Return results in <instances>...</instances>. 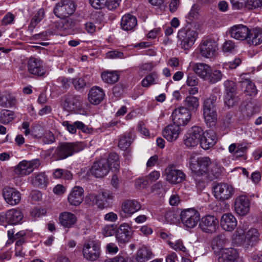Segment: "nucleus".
Segmentation results:
<instances>
[{
	"label": "nucleus",
	"instance_id": "obj_61",
	"mask_svg": "<svg viewBox=\"0 0 262 262\" xmlns=\"http://www.w3.org/2000/svg\"><path fill=\"white\" fill-rule=\"evenodd\" d=\"M235 46L234 42L231 40L226 41L222 47L223 51L226 52H230L233 51Z\"/></svg>",
	"mask_w": 262,
	"mask_h": 262
},
{
	"label": "nucleus",
	"instance_id": "obj_28",
	"mask_svg": "<svg viewBox=\"0 0 262 262\" xmlns=\"http://www.w3.org/2000/svg\"><path fill=\"white\" fill-rule=\"evenodd\" d=\"M238 257V253L234 248H224L221 250L218 258L219 262H234Z\"/></svg>",
	"mask_w": 262,
	"mask_h": 262
},
{
	"label": "nucleus",
	"instance_id": "obj_1",
	"mask_svg": "<svg viewBox=\"0 0 262 262\" xmlns=\"http://www.w3.org/2000/svg\"><path fill=\"white\" fill-rule=\"evenodd\" d=\"M189 163L191 170L194 173L193 177L196 187L200 190L204 189L206 186L207 173L208 166L211 164L210 159L203 157L195 159L191 156Z\"/></svg>",
	"mask_w": 262,
	"mask_h": 262
},
{
	"label": "nucleus",
	"instance_id": "obj_40",
	"mask_svg": "<svg viewBox=\"0 0 262 262\" xmlns=\"http://www.w3.org/2000/svg\"><path fill=\"white\" fill-rule=\"evenodd\" d=\"M108 166L110 167V169L117 171L120 167V162L119 161L118 155L115 152L109 154L108 158L106 160Z\"/></svg>",
	"mask_w": 262,
	"mask_h": 262
},
{
	"label": "nucleus",
	"instance_id": "obj_6",
	"mask_svg": "<svg viewBox=\"0 0 262 262\" xmlns=\"http://www.w3.org/2000/svg\"><path fill=\"white\" fill-rule=\"evenodd\" d=\"M182 223L187 227L192 228L196 226L200 220V214L194 208L183 210L181 213Z\"/></svg>",
	"mask_w": 262,
	"mask_h": 262
},
{
	"label": "nucleus",
	"instance_id": "obj_60",
	"mask_svg": "<svg viewBox=\"0 0 262 262\" xmlns=\"http://www.w3.org/2000/svg\"><path fill=\"white\" fill-rule=\"evenodd\" d=\"M121 0H106V7L109 10L116 9L120 5Z\"/></svg>",
	"mask_w": 262,
	"mask_h": 262
},
{
	"label": "nucleus",
	"instance_id": "obj_29",
	"mask_svg": "<svg viewBox=\"0 0 262 262\" xmlns=\"http://www.w3.org/2000/svg\"><path fill=\"white\" fill-rule=\"evenodd\" d=\"M247 42L250 45L254 46L262 43V28L255 27L250 30Z\"/></svg>",
	"mask_w": 262,
	"mask_h": 262
},
{
	"label": "nucleus",
	"instance_id": "obj_64",
	"mask_svg": "<svg viewBox=\"0 0 262 262\" xmlns=\"http://www.w3.org/2000/svg\"><path fill=\"white\" fill-rule=\"evenodd\" d=\"M186 83L190 86H194L198 83V79L196 76L189 74L187 76Z\"/></svg>",
	"mask_w": 262,
	"mask_h": 262
},
{
	"label": "nucleus",
	"instance_id": "obj_12",
	"mask_svg": "<svg viewBox=\"0 0 262 262\" xmlns=\"http://www.w3.org/2000/svg\"><path fill=\"white\" fill-rule=\"evenodd\" d=\"M24 215L18 209H11L5 213H0V221L11 225H17L21 223Z\"/></svg>",
	"mask_w": 262,
	"mask_h": 262
},
{
	"label": "nucleus",
	"instance_id": "obj_24",
	"mask_svg": "<svg viewBox=\"0 0 262 262\" xmlns=\"http://www.w3.org/2000/svg\"><path fill=\"white\" fill-rule=\"evenodd\" d=\"M250 29L243 25H236L230 29V34L232 38L243 40L248 37Z\"/></svg>",
	"mask_w": 262,
	"mask_h": 262
},
{
	"label": "nucleus",
	"instance_id": "obj_30",
	"mask_svg": "<svg viewBox=\"0 0 262 262\" xmlns=\"http://www.w3.org/2000/svg\"><path fill=\"white\" fill-rule=\"evenodd\" d=\"M137 25L136 17L130 14H126L122 17L121 27L125 31H132Z\"/></svg>",
	"mask_w": 262,
	"mask_h": 262
},
{
	"label": "nucleus",
	"instance_id": "obj_17",
	"mask_svg": "<svg viewBox=\"0 0 262 262\" xmlns=\"http://www.w3.org/2000/svg\"><path fill=\"white\" fill-rule=\"evenodd\" d=\"M217 48V43L214 40H203L200 45V54L204 57L211 58L215 56Z\"/></svg>",
	"mask_w": 262,
	"mask_h": 262
},
{
	"label": "nucleus",
	"instance_id": "obj_25",
	"mask_svg": "<svg viewBox=\"0 0 262 262\" xmlns=\"http://www.w3.org/2000/svg\"><path fill=\"white\" fill-rule=\"evenodd\" d=\"M141 208V204L135 200H127L121 205V210L125 214L131 216Z\"/></svg>",
	"mask_w": 262,
	"mask_h": 262
},
{
	"label": "nucleus",
	"instance_id": "obj_54",
	"mask_svg": "<svg viewBox=\"0 0 262 262\" xmlns=\"http://www.w3.org/2000/svg\"><path fill=\"white\" fill-rule=\"evenodd\" d=\"M89 2L95 9H102L106 7V0H89Z\"/></svg>",
	"mask_w": 262,
	"mask_h": 262
},
{
	"label": "nucleus",
	"instance_id": "obj_41",
	"mask_svg": "<svg viewBox=\"0 0 262 262\" xmlns=\"http://www.w3.org/2000/svg\"><path fill=\"white\" fill-rule=\"evenodd\" d=\"M158 77V74L156 72L149 73L142 80L141 84L142 86L148 88L151 85L157 84Z\"/></svg>",
	"mask_w": 262,
	"mask_h": 262
},
{
	"label": "nucleus",
	"instance_id": "obj_13",
	"mask_svg": "<svg viewBox=\"0 0 262 262\" xmlns=\"http://www.w3.org/2000/svg\"><path fill=\"white\" fill-rule=\"evenodd\" d=\"M166 180L171 184H179L185 179V174L181 170L177 169L171 165H169L165 169Z\"/></svg>",
	"mask_w": 262,
	"mask_h": 262
},
{
	"label": "nucleus",
	"instance_id": "obj_51",
	"mask_svg": "<svg viewBox=\"0 0 262 262\" xmlns=\"http://www.w3.org/2000/svg\"><path fill=\"white\" fill-rule=\"evenodd\" d=\"M72 82L76 90L84 88L87 85V82L83 78H76L72 79Z\"/></svg>",
	"mask_w": 262,
	"mask_h": 262
},
{
	"label": "nucleus",
	"instance_id": "obj_7",
	"mask_svg": "<svg viewBox=\"0 0 262 262\" xmlns=\"http://www.w3.org/2000/svg\"><path fill=\"white\" fill-rule=\"evenodd\" d=\"M213 189L215 198L222 201L230 199L234 193V188L227 183H217Z\"/></svg>",
	"mask_w": 262,
	"mask_h": 262
},
{
	"label": "nucleus",
	"instance_id": "obj_56",
	"mask_svg": "<svg viewBox=\"0 0 262 262\" xmlns=\"http://www.w3.org/2000/svg\"><path fill=\"white\" fill-rule=\"evenodd\" d=\"M60 26V29L62 30H68L71 29L74 26V22L70 18L64 19L60 20L59 23Z\"/></svg>",
	"mask_w": 262,
	"mask_h": 262
},
{
	"label": "nucleus",
	"instance_id": "obj_62",
	"mask_svg": "<svg viewBox=\"0 0 262 262\" xmlns=\"http://www.w3.org/2000/svg\"><path fill=\"white\" fill-rule=\"evenodd\" d=\"M106 57L107 58L116 59V58H124L123 53L117 51H110L106 53Z\"/></svg>",
	"mask_w": 262,
	"mask_h": 262
},
{
	"label": "nucleus",
	"instance_id": "obj_10",
	"mask_svg": "<svg viewBox=\"0 0 262 262\" xmlns=\"http://www.w3.org/2000/svg\"><path fill=\"white\" fill-rule=\"evenodd\" d=\"M203 129L199 126H193L185 136L184 142L188 147H193L200 143L201 135Z\"/></svg>",
	"mask_w": 262,
	"mask_h": 262
},
{
	"label": "nucleus",
	"instance_id": "obj_3",
	"mask_svg": "<svg viewBox=\"0 0 262 262\" xmlns=\"http://www.w3.org/2000/svg\"><path fill=\"white\" fill-rule=\"evenodd\" d=\"M216 102L217 97L213 95L203 101V117L206 125L210 127L215 126L216 123Z\"/></svg>",
	"mask_w": 262,
	"mask_h": 262
},
{
	"label": "nucleus",
	"instance_id": "obj_20",
	"mask_svg": "<svg viewBox=\"0 0 262 262\" xmlns=\"http://www.w3.org/2000/svg\"><path fill=\"white\" fill-rule=\"evenodd\" d=\"M110 170V167L108 166L106 160L101 159L93 164L91 172L96 178H102L107 175Z\"/></svg>",
	"mask_w": 262,
	"mask_h": 262
},
{
	"label": "nucleus",
	"instance_id": "obj_48",
	"mask_svg": "<svg viewBox=\"0 0 262 262\" xmlns=\"http://www.w3.org/2000/svg\"><path fill=\"white\" fill-rule=\"evenodd\" d=\"M132 142L130 136H121L118 142V147L122 150H126L129 147Z\"/></svg>",
	"mask_w": 262,
	"mask_h": 262
},
{
	"label": "nucleus",
	"instance_id": "obj_53",
	"mask_svg": "<svg viewBox=\"0 0 262 262\" xmlns=\"http://www.w3.org/2000/svg\"><path fill=\"white\" fill-rule=\"evenodd\" d=\"M226 94H236V84L233 81H226L225 82Z\"/></svg>",
	"mask_w": 262,
	"mask_h": 262
},
{
	"label": "nucleus",
	"instance_id": "obj_52",
	"mask_svg": "<svg viewBox=\"0 0 262 262\" xmlns=\"http://www.w3.org/2000/svg\"><path fill=\"white\" fill-rule=\"evenodd\" d=\"M169 244L176 251H181L183 252H186L187 251L186 248L184 246L182 241L181 239H178L174 243L169 242Z\"/></svg>",
	"mask_w": 262,
	"mask_h": 262
},
{
	"label": "nucleus",
	"instance_id": "obj_55",
	"mask_svg": "<svg viewBox=\"0 0 262 262\" xmlns=\"http://www.w3.org/2000/svg\"><path fill=\"white\" fill-rule=\"evenodd\" d=\"M116 228L114 225H107L105 226L102 230L104 236L107 237L113 235L116 233Z\"/></svg>",
	"mask_w": 262,
	"mask_h": 262
},
{
	"label": "nucleus",
	"instance_id": "obj_22",
	"mask_svg": "<svg viewBox=\"0 0 262 262\" xmlns=\"http://www.w3.org/2000/svg\"><path fill=\"white\" fill-rule=\"evenodd\" d=\"M217 137L215 132L211 129L203 131L200 139L201 146L204 149L212 147L216 142Z\"/></svg>",
	"mask_w": 262,
	"mask_h": 262
},
{
	"label": "nucleus",
	"instance_id": "obj_59",
	"mask_svg": "<svg viewBox=\"0 0 262 262\" xmlns=\"http://www.w3.org/2000/svg\"><path fill=\"white\" fill-rule=\"evenodd\" d=\"M15 16L11 12L7 13L2 20V25L6 26L13 24Z\"/></svg>",
	"mask_w": 262,
	"mask_h": 262
},
{
	"label": "nucleus",
	"instance_id": "obj_5",
	"mask_svg": "<svg viewBox=\"0 0 262 262\" xmlns=\"http://www.w3.org/2000/svg\"><path fill=\"white\" fill-rule=\"evenodd\" d=\"M198 37V33L193 30L182 29L178 32V37L183 49L187 50L194 44Z\"/></svg>",
	"mask_w": 262,
	"mask_h": 262
},
{
	"label": "nucleus",
	"instance_id": "obj_44",
	"mask_svg": "<svg viewBox=\"0 0 262 262\" xmlns=\"http://www.w3.org/2000/svg\"><path fill=\"white\" fill-rule=\"evenodd\" d=\"M101 78L105 83L113 84L118 81L119 76L115 72L105 71L102 73Z\"/></svg>",
	"mask_w": 262,
	"mask_h": 262
},
{
	"label": "nucleus",
	"instance_id": "obj_47",
	"mask_svg": "<svg viewBox=\"0 0 262 262\" xmlns=\"http://www.w3.org/2000/svg\"><path fill=\"white\" fill-rule=\"evenodd\" d=\"M8 237L9 240L13 242L15 240L24 238L26 235V232L24 230L20 231L15 234L14 229L9 230L7 232Z\"/></svg>",
	"mask_w": 262,
	"mask_h": 262
},
{
	"label": "nucleus",
	"instance_id": "obj_2",
	"mask_svg": "<svg viewBox=\"0 0 262 262\" xmlns=\"http://www.w3.org/2000/svg\"><path fill=\"white\" fill-rule=\"evenodd\" d=\"M84 148V145L82 142L61 143L56 148L52 158L56 161L64 159L82 150Z\"/></svg>",
	"mask_w": 262,
	"mask_h": 262
},
{
	"label": "nucleus",
	"instance_id": "obj_9",
	"mask_svg": "<svg viewBox=\"0 0 262 262\" xmlns=\"http://www.w3.org/2000/svg\"><path fill=\"white\" fill-rule=\"evenodd\" d=\"M75 10V5L70 1L61 2L56 4L54 9V14L61 19L69 17Z\"/></svg>",
	"mask_w": 262,
	"mask_h": 262
},
{
	"label": "nucleus",
	"instance_id": "obj_58",
	"mask_svg": "<svg viewBox=\"0 0 262 262\" xmlns=\"http://www.w3.org/2000/svg\"><path fill=\"white\" fill-rule=\"evenodd\" d=\"M55 141V139L53 134L50 131L46 132L42 138V141L45 144H52Z\"/></svg>",
	"mask_w": 262,
	"mask_h": 262
},
{
	"label": "nucleus",
	"instance_id": "obj_11",
	"mask_svg": "<svg viewBox=\"0 0 262 262\" xmlns=\"http://www.w3.org/2000/svg\"><path fill=\"white\" fill-rule=\"evenodd\" d=\"M89 198L92 202V205L96 204L99 208L103 209L108 205L110 201L113 199L114 196L108 191H103L97 194H90Z\"/></svg>",
	"mask_w": 262,
	"mask_h": 262
},
{
	"label": "nucleus",
	"instance_id": "obj_26",
	"mask_svg": "<svg viewBox=\"0 0 262 262\" xmlns=\"http://www.w3.org/2000/svg\"><path fill=\"white\" fill-rule=\"evenodd\" d=\"M222 228L228 231L233 230L237 226V221L234 216L231 213L224 214L221 219Z\"/></svg>",
	"mask_w": 262,
	"mask_h": 262
},
{
	"label": "nucleus",
	"instance_id": "obj_34",
	"mask_svg": "<svg viewBox=\"0 0 262 262\" xmlns=\"http://www.w3.org/2000/svg\"><path fill=\"white\" fill-rule=\"evenodd\" d=\"M261 238L262 237L257 229L251 228L246 232L244 242L248 246H252L256 245Z\"/></svg>",
	"mask_w": 262,
	"mask_h": 262
},
{
	"label": "nucleus",
	"instance_id": "obj_57",
	"mask_svg": "<svg viewBox=\"0 0 262 262\" xmlns=\"http://www.w3.org/2000/svg\"><path fill=\"white\" fill-rule=\"evenodd\" d=\"M246 7L249 9L262 8V0H247Z\"/></svg>",
	"mask_w": 262,
	"mask_h": 262
},
{
	"label": "nucleus",
	"instance_id": "obj_36",
	"mask_svg": "<svg viewBox=\"0 0 262 262\" xmlns=\"http://www.w3.org/2000/svg\"><path fill=\"white\" fill-rule=\"evenodd\" d=\"M241 80L239 81L242 90L248 95L252 96H255L257 93V90L254 84L249 79H244L241 77Z\"/></svg>",
	"mask_w": 262,
	"mask_h": 262
},
{
	"label": "nucleus",
	"instance_id": "obj_32",
	"mask_svg": "<svg viewBox=\"0 0 262 262\" xmlns=\"http://www.w3.org/2000/svg\"><path fill=\"white\" fill-rule=\"evenodd\" d=\"M80 96L68 95L63 102V107L68 111L77 109L80 105Z\"/></svg>",
	"mask_w": 262,
	"mask_h": 262
},
{
	"label": "nucleus",
	"instance_id": "obj_31",
	"mask_svg": "<svg viewBox=\"0 0 262 262\" xmlns=\"http://www.w3.org/2000/svg\"><path fill=\"white\" fill-rule=\"evenodd\" d=\"M104 93L102 89L96 87L91 89L89 94V100L93 104H99L103 99Z\"/></svg>",
	"mask_w": 262,
	"mask_h": 262
},
{
	"label": "nucleus",
	"instance_id": "obj_8",
	"mask_svg": "<svg viewBox=\"0 0 262 262\" xmlns=\"http://www.w3.org/2000/svg\"><path fill=\"white\" fill-rule=\"evenodd\" d=\"M191 113L184 106H181L174 109L171 114L173 123L178 126L186 125L190 121Z\"/></svg>",
	"mask_w": 262,
	"mask_h": 262
},
{
	"label": "nucleus",
	"instance_id": "obj_33",
	"mask_svg": "<svg viewBox=\"0 0 262 262\" xmlns=\"http://www.w3.org/2000/svg\"><path fill=\"white\" fill-rule=\"evenodd\" d=\"M193 71L201 78L207 80L208 76L211 71V68L208 65L203 63H197L193 65Z\"/></svg>",
	"mask_w": 262,
	"mask_h": 262
},
{
	"label": "nucleus",
	"instance_id": "obj_14",
	"mask_svg": "<svg viewBox=\"0 0 262 262\" xmlns=\"http://www.w3.org/2000/svg\"><path fill=\"white\" fill-rule=\"evenodd\" d=\"M28 72L34 76L41 77L46 74V69L43 61L35 58H30L27 63Z\"/></svg>",
	"mask_w": 262,
	"mask_h": 262
},
{
	"label": "nucleus",
	"instance_id": "obj_27",
	"mask_svg": "<svg viewBox=\"0 0 262 262\" xmlns=\"http://www.w3.org/2000/svg\"><path fill=\"white\" fill-rule=\"evenodd\" d=\"M180 133V126L173 123L167 125L164 128L163 131V135L167 140L172 142L177 139Z\"/></svg>",
	"mask_w": 262,
	"mask_h": 262
},
{
	"label": "nucleus",
	"instance_id": "obj_43",
	"mask_svg": "<svg viewBox=\"0 0 262 262\" xmlns=\"http://www.w3.org/2000/svg\"><path fill=\"white\" fill-rule=\"evenodd\" d=\"M222 173V168L216 164H211L210 169H208L207 173L210 180H212L220 177Z\"/></svg>",
	"mask_w": 262,
	"mask_h": 262
},
{
	"label": "nucleus",
	"instance_id": "obj_37",
	"mask_svg": "<svg viewBox=\"0 0 262 262\" xmlns=\"http://www.w3.org/2000/svg\"><path fill=\"white\" fill-rule=\"evenodd\" d=\"M152 252L146 247L142 246L136 254V260L138 262H146L151 257Z\"/></svg>",
	"mask_w": 262,
	"mask_h": 262
},
{
	"label": "nucleus",
	"instance_id": "obj_15",
	"mask_svg": "<svg viewBox=\"0 0 262 262\" xmlns=\"http://www.w3.org/2000/svg\"><path fill=\"white\" fill-rule=\"evenodd\" d=\"M200 227L206 233H214L219 228V221L214 215H207L202 218Z\"/></svg>",
	"mask_w": 262,
	"mask_h": 262
},
{
	"label": "nucleus",
	"instance_id": "obj_49",
	"mask_svg": "<svg viewBox=\"0 0 262 262\" xmlns=\"http://www.w3.org/2000/svg\"><path fill=\"white\" fill-rule=\"evenodd\" d=\"M238 97L236 94H226L225 97V104L229 107L237 103Z\"/></svg>",
	"mask_w": 262,
	"mask_h": 262
},
{
	"label": "nucleus",
	"instance_id": "obj_21",
	"mask_svg": "<svg viewBox=\"0 0 262 262\" xmlns=\"http://www.w3.org/2000/svg\"><path fill=\"white\" fill-rule=\"evenodd\" d=\"M133 234L132 228L127 223L121 224L116 231V238L120 243L128 242Z\"/></svg>",
	"mask_w": 262,
	"mask_h": 262
},
{
	"label": "nucleus",
	"instance_id": "obj_35",
	"mask_svg": "<svg viewBox=\"0 0 262 262\" xmlns=\"http://www.w3.org/2000/svg\"><path fill=\"white\" fill-rule=\"evenodd\" d=\"M59 221L60 224L64 227L70 228L76 223L77 218L74 214L64 212L60 214Z\"/></svg>",
	"mask_w": 262,
	"mask_h": 262
},
{
	"label": "nucleus",
	"instance_id": "obj_45",
	"mask_svg": "<svg viewBox=\"0 0 262 262\" xmlns=\"http://www.w3.org/2000/svg\"><path fill=\"white\" fill-rule=\"evenodd\" d=\"M32 184L35 186L44 188L47 185V177L45 173H39L32 179Z\"/></svg>",
	"mask_w": 262,
	"mask_h": 262
},
{
	"label": "nucleus",
	"instance_id": "obj_18",
	"mask_svg": "<svg viewBox=\"0 0 262 262\" xmlns=\"http://www.w3.org/2000/svg\"><path fill=\"white\" fill-rule=\"evenodd\" d=\"M250 202L248 198L245 195L237 196L234 201V210L237 214L244 216L249 211Z\"/></svg>",
	"mask_w": 262,
	"mask_h": 262
},
{
	"label": "nucleus",
	"instance_id": "obj_42",
	"mask_svg": "<svg viewBox=\"0 0 262 262\" xmlns=\"http://www.w3.org/2000/svg\"><path fill=\"white\" fill-rule=\"evenodd\" d=\"M14 119V113L10 110L3 109L0 112V123L8 124Z\"/></svg>",
	"mask_w": 262,
	"mask_h": 262
},
{
	"label": "nucleus",
	"instance_id": "obj_16",
	"mask_svg": "<svg viewBox=\"0 0 262 262\" xmlns=\"http://www.w3.org/2000/svg\"><path fill=\"white\" fill-rule=\"evenodd\" d=\"M83 254L88 260L95 261L100 256V247L98 244L95 241H90L84 245Z\"/></svg>",
	"mask_w": 262,
	"mask_h": 262
},
{
	"label": "nucleus",
	"instance_id": "obj_46",
	"mask_svg": "<svg viewBox=\"0 0 262 262\" xmlns=\"http://www.w3.org/2000/svg\"><path fill=\"white\" fill-rule=\"evenodd\" d=\"M44 17V11L43 9H39L33 18L31 19L30 24L28 27L29 29L32 31L37 24Z\"/></svg>",
	"mask_w": 262,
	"mask_h": 262
},
{
	"label": "nucleus",
	"instance_id": "obj_38",
	"mask_svg": "<svg viewBox=\"0 0 262 262\" xmlns=\"http://www.w3.org/2000/svg\"><path fill=\"white\" fill-rule=\"evenodd\" d=\"M184 104L189 111L196 110L199 106V99L194 96H187L184 100Z\"/></svg>",
	"mask_w": 262,
	"mask_h": 262
},
{
	"label": "nucleus",
	"instance_id": "obj_63",
	"mask_svg": "<svg viewBox=\"0 0 262 262\" xmlns=\"http://www.w3.org/2000/svg\"><path fill=\"white\" fill-rule=\"evenodd\" d=\"M230 1L234 9H240L245 6L246 7L247 0H230Z\"/></svg>",
	"mask_w": 262,
	"mask_h": 262
},
{
	"label": "nucleus",
	"instance_id": "obj_4",
	"mask_svg": "<svg viewBox=\"0 0 262 262\" xmlns=\"http://www.w3.org/2000/svg\"><path fill=\"white\" fill-rule=\"evenodd\" d=\"M40 164L38 159L30 161L23 160L14 167V173L20 177L27 176L32 172L34 169L38 167Z\"/></svg>",
	"mask_w": 262,
	"mask_h": 262
},
{
	"label": "nucleus",
	"instance_id": "obj_50",
	"mask_svg": "<svg viewBox=\"0 0 262 262\" xmlns=\"http://www.w3.org/2000/svg\"><path fill=\"white\" fill-rule=\"evenodd\" d=\"M223 74L222 72L218 70H215L213 72L211 71L209 74L207 80L211 83H215L221 80Z\"/></svg>",
	"mask_w": 262,
	"mask_h": 262
},
{
	"label": "nucleus",
	"instance_id": "obj_23",
	"mask_svg": "<svg viewBox=\"0 0 262 262\" xmlns=\"http://www.w3.org/2000/svg\"><path fill=\"white\" fill-rule=\"evenodd\" d=\"M83 198V189L80 186H75L69 194L68 200L71 205L78 206L82 203Z\"/></svg>",
	"mask_w": 262,
	"mask_h": 262
},
{
	"label": "nucleus",
	"instance_id": "obj_39",
	"mask_svg": "<svg viewBox=\"0 0 262 262\" xmlns=\"http://www.w3.org/2000/svg\"><path fill=\"white\" fill-rule=\"evenodd\" d=\"M0 105L2 107H12L16 104L15 98L10 93H6L1 96Z\"/></svg>",
	"mask_w": 262,
	"mask_h": 262
},
{
	"label": "nucleus",
	"instance_id": "obj_19",
	"mask_svg": "<svg viewBox=\"0 0 262 262\" xmlns=\"http://www.w3.org/2000/svg\"><path fill=\"white\" fill-rule=\"evenodd\" d=\"M2 193L6 203L11 206L16 205L20 201L21 194L15 188L6 187L3 189Z\"/></svg>",
	"mask_w": 262,
	"mask_h": 262
}]
</instances>
